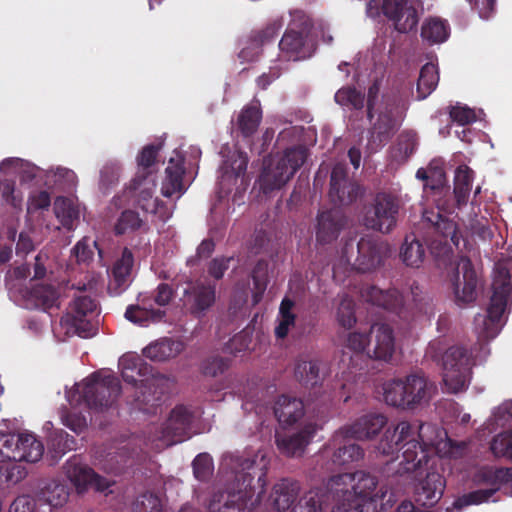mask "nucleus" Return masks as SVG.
<instances>
[{
	"mask_svg": "<svg viewBox=\"0 0 512 512\" xmlns=\"http://www.w3.org/2000/svg\"><path fill=\"white\" fill-rule=\"evenodd\" d=\"M351 439L339 438L337 445L333 446L331 445V438L318 455L317 464L330 457L331 462L328 461L325 468L329 471L332 470V466H344L362 460L364 449L356 443H351Z\"/></svg>",
	"mask_w": 512,
	"mask_h": 512,
	"instance_id": "nucleus-20",
	"label": "nucleus"
},
{
	"mask_svg": "<svg viewBox=\"0 0 512 512\" xmlns=\"http://www.w3.org/2000/svg\"><path fill=\"white\" fill-rule=\"evenodd\" d=\"M185 157L175 151L165 169V179L162 182L161 193L165 197H171L175 193L183 194L185 187L183 185V176L185 174Z\"/></svg>",
	"mask_w": 512,
	"mask_h": 512,
	"instance_id": "nucleus-34",
	"label": "nucleus"
},
{
	"mask_svg": "<svg viewBox=\"0 0 512 512\" xmlns=\"http://www.w3.org/2000/svg\"><path fill=\"white\" fill-rule=\"evenodd\" d=\"M273 410L279 423L285 425H293L304 416L303 401L289 395L279 396Z\"/></svg>",
	"mask_w": 512,
	"mask_h": 512,
	"instance_id": "nucleus-37",
	"label": "nucleus"
},
{
	"mask_svg": "<svg viewBox=\"0 0 512 512\" xmlns=\"http://www.w3.org/2000/svg\"><path fill=\"white\" fill-rule=\"evenodd\" d=\"M119 367L123 380L137 388L135 396L136 407L145 413H156L162 403L161 390L151 393V388L158 387L167 378L161 374H154L153 367L143 358L134 354H125L119 359Z\"/></svg>",
	"mask_w": 512,
	"mask_h": 512,
	"instance_id": "nucleus-5",
	"label": "nucleus"
},
{
	"mask_svg": "<svg viewBox=\"0 0 512 512\" xmlns=\"http://www.w3.org/2000/svg\"><path fill=\"white\" fill-rule=\"evenodd\" d=\"M54 213L62 226L71 230L75 220L78 218V211L72 201L67 197H57L54 202Z\"/></svg>",
	"mask_w": 512,
	"mask_h": 512,
	"instance_id": "nucleus-52",
	"label": "nucleus"
},
{
	"mask_svg": "<svg viewBox=\"0 0 512 512\" xmlns=\"http://www.w3.org/2000/svg\"><path fill=\"white\" fill-rule=\"evenodd\" d=\"M65 470L68 479L79 493L88 488H94L96 491L103 492L110 486L106 478L96 474L92 468L81 463L75 457L67 461Z\"/></svg>",
	"mask_w": 512,
	"mask_h": 512,
	"instance_id": "nucleus-24",
	"label": "nucleus"
},
{
	"mask_svg": "<svg viewBox=\"0 0 512 512\" xmlns=\"http://www.w3.org/2000/svg\"><path fill=\"white\" fill-rule=\"evenodd\" d=\"M75 445L74 437L62 429L54 430L47 439L48 454L54 460L60 459L65 453L74 449Z\"/></svg>",
	"mask_w": 512,
	"mask_h": 512,
	"instance_id": "nucleus-47",
	"label": "nucleus"
},
{
	"mask_svg": "<svg viewBox=\"0 0 512 512\" xmlns=\"http://www.w3.org/2000/svg\"><path fill=\"white\" fill-rule=\"evenodd\" d=\"M299 484L291 479H281L273 487V503L279 512L288 510L299 493Z\"/></svg>",
	"mask_w": 512,
	"mask_h": 512,
	"instance_id": "nucleus-41",
	"label": "nucleus"
},
{
	"mask_svg": "<svg viewBox=\"0 0 512 512\" xmlns=\"http://www.w3.org/2000/svg\"><path fill=\"white\" fill-rule=\"evenodd\" d=\"M397 502L395 492L364 470L333 475L306 492L291 512H385Z\"/></svg>",
	"mask_w": 512,
	"mask_h": 512,
	"instance_id": "nucleus-1",
	"label": "nucleus"
},
{
	"mask_svg": "<svg viewBox=\"0 0 512 512\" xmlns=\"http://www.w3.org/2000/svg\"><path fill=\"white\" fill-rule=\"evenodd\" d=\"M386 252V246L378 239L372 236L361 237L357 243L354 268L362 273L373 271L382 264Z\"/></svg>",
	"mask_w": 512,
	"mask_h": 512,
	"instance_id": "nucleus-25",
	"label": "nucleus"
},
{
	"mask_svg": "<svg viewBox=\"0 0 512 512\" xmlns=\"http://www.w3.org/2000/svg\"><path fill=\"white\" fill-rule=\"evenodd\" d=\"M69 498V488L59 480L43 481L36 493V500L40 504H47L52 508L63 506Z\"/></svg>",
	"mask_w": 512,
	"mask_h": 512,
	"instance_id": "nucleus-38",
	"label": "nucleus"
},
{
	"mask_svg": "<svg viewBox=\"0 0 512 512\" xmlns=\"http://www.w3.org/2000/svg\"><path fill=\"white\" fill-rule=\"evenodd\" d=\"M28 301L35 308L48 311L59 307V293L53 285H36L29 292Z\"/></svg>",
	"mask_w": 512,
	"mask_h": 512,
	"instance_id": "nucleus-43",
	"label": "nucleus"
},
{
	"mask_svg": "<svg viewBox=\"0 0 512 512\" xmlns=\"http://www.w3.org/2000/svg\"><path fill=\"white\" fill-rule=\"evenodd\" d=\"M437 391L435 383L419 371L402 378H394L383 385L387 405L413 411L428 404Z\"/></svg>",
	"mask_w": 512,
	"mask_h": 512,
	"instance_id": "nucleus-6",
	"label": "nucleus"
},
{
	"mask_svg": "<svg viewBox=\"0 0 512 512\" xmlns=\"http://www.w3.org/2000/svg\"><path fill=\"white\" fill-rule=\"evenodd\" d=\"M347 225V217L339 207L323 210L318 213L316 239L321 244H328L338 238Z\"/></svg>",
	"mask_w": 512,
	"mask_h": 512,
	"instance_id": "nucleus-29",
	"label": "nucleus"
},
{
	"mask_svg": "<svg viewBox=\"0 0 512 512\" xmlns=\"http://www.w3.org/2000/svg\"><path fill=\"white\" fill-rule=\"evenodd\" d=\"M439 73L437 66L433 63H426L422 66L417 81V99L427 98L437 87Z\"/></svg>",
	"mask_w": 512,
	"mask_h": 512,
	"instance_id": "nucleus-48",
	"label": "nucleus"
},
{
	"mask_svg": "<svg viewBox=\"0 0 512 512\" xmlns=\"http://www.w3.org/2000/svg\"><path fill=\"white\" fill-rule=\"evenodd\" d=\"M251 278L253 280L254 291L252 293V304L257 305L263 298L268 284V262L260 259L255 264Z\"/></svg>",
	"mask_w": 512,
	"mask_h": 512,
	"instance_id": "nucleus-51",
	"label": "nucleus"
},
{
	"mask_svg": "<svg viewBox=\"0 0 512 512\" xmlns=\"http://www.w3.org/2000/svg\"><path fill=\"white\" fill-rule=\"evenodd\" d=\"M161 148L162 144H149L142 148L137 156L138 166L142 169V171H139L138 173H146L147 176L150 174V172L146 170L155 164Z\"/></svg>",
	"mask_w": 512,
	"mask_h": 512,
	"instance_id": "nucleus-60",
	"label": "nucleus"
},
{
	"mask_svg": "<svg viewBox=\"0 0 512 512\" xmlns=\"http://www.w3.org/2000/svg\"><path fill=\"white\" fill-rule=\"evenodd\" d=\"M138 301L140 304L129 305L125 311V318L137 325L147 326L150 322L160 321L165 316V311L154 309L150 303V298L140 294Z\"/></svg>",
	"mask_w": 512,
	"mask_h": 512,
	"instance_id": "nucleus-36",
	"label": "nucleus"
},
{
	"mask_svg": "<svg viewBox=\"0 0 512 512\" xmlns=\"http://www.w3.org/2000/svg\"><path fill=\"white\" fill-rule=\"evenodd\" d=\"M308 150L304 146L287 148L274 165L265 167L260 186L265 194L284 186L304 164Z\"/></svg>",
	"mask_w": 512,
	"mask_h": 512,
	"instance_id": "nucleus-11",
	"label": "nucleus"
},
{
	"mask_svg": "<svg viewBox=\"0 0 512 512\" xmlns=\"http://www.w3.org/2000/svg\"><path fill=\"white\" fill-rule=\"evenodd\" d=\"M317 430V424L307 423L295 433L277 434L275 438L277 449L286 457H300L304 454Z\"/></svg>",
	"mask_w": 512,
	"mask_h": 512,
	"instance_id": "nucleus-27",
	"label": "nucleus"
},
{
	"mask_svg": "<svg viewBox=\"0 0 512 512\" xmlns=\"http://www.w3.org/2000/svg\"><path fill=\"white\" fill-rule=\"evenodd\" d=\"M490 449L497 457L512 459V428L495 435L491 441Z\"/></svg>",
	"mask_w": 512,
	"mask_h": 512,
	"instance_id": "nucleus-57",
	"label": "nucleus"
},
{
	"mask_svg": "<svg viewBox=\"0 0 512 512\" xmlns=\"http://www.w3.org/2000/svg\"><path fill=\"white\" fill-rule=\"evenodd\" d=\"M479 483L489 485L488 489L471 491L457 498L453 504L457 510H462L469 505H479L487 502L502 484L512 481V468H482L477 474Z\"/></svg>",
	"mask_w": 512,
	"mask_h": 512,
	"instance_id": "nucleus-16",
	"label": "nucleus"
},
{
	"mask_svg": "<svg viewBox=\"0 0 512 512\" xmlns=\"http://www.w3.org/2000/svg\"><path fill=\"white\" fill-rule=\"evenodd\" d=\"M473 362V350L455 345L448 348L442 356L443 382L451 393H458L470 383Z\"/></svg>",
	"mask_w": 512,
	"mask_h": 512,
	"instance_id": "nucleus-12",
	"label": "nucleus"
},
{
	"mask_svg": "<svg viewBox=\"0 0 512 512\" xmlns=\"http://www.w3.org/2000/svg\"><path fill=\"white\" fill-rule=\"evenodd\" d=\"M257 456L239 452L224 454L221 468L233 475V481L224 490L215 492L208 505L209 512H250L257 500H253L256 488L258 498L265 493L266 472L256 467Z\"/></svg>",
	"mask_w": 512,
	"mask_h": 512,
	"instance_id": "nucleus-2",
	"label": "nucleus"
},
{
	"mask_svg": "<svg viewBox=\"0 0 512 512\" xmlns=\"http://www.w3.org/2000/svg\"><path fill=\"white\" fill-rule=\"evenodd\" d=\"M295 303L288 297H285L279 307V322L275 327V336L278 339H284L287 337L291 327H294L296 321V315L292 309Z\"/></svg>",
	"mask_w": 512,
	"mask_h": 512,
	"instance_id": "nucleus-50",
	"label": "nucleus"
},
{
	"mask_svg": "<svg viewBox=\"0 0 512 512\" xmlns=\"http://www.w3.org/2000/svg\"><path fill=\"white\" fill-rule=\"evenodd\" d=\"M370 338L373 348L370 349L371 359L390 362L395 352L393 329L385 323H374L370 327Z\"/></svg>",
	"mask_w": 512,
	"mask_h": 512,
	"instance_id": "nucleus-31",
	"label": "nucleus"
},
{
	"mask_svg": "<svg viewBox=\"0 0 512 512\" xmlns=\"http://www.w3.org/2000/svg\"><path fill=\"white\" fill-rule=\"evenodd\" d=\"M93 248H97V242L89 237H83L73 248L77 262H88L94 256Z\"/></svg>",
	"mask_w": 512,
	"mask_h": 512,
	"instance_id": "nucleus-63",
	"label": "nucleus"
},
{
	"mask_svg": "<svg viewBox=\"0 0 512 512\" xmlns=\"http://www.w3.org/2000/svg\"><path fill=\"white\" fill-rule=\"evenodd\" d=\"M401 209L399 196L389 192H378L364 214V225L371 230L388 234L398 222Z\"/></svg>",
	"mask_w": 512,
	"mask_h": 512,
	"instance_id": "nucleus-13",
	"label": "nucleus"
},
{
	"mask_svg": "<svg viewBox=\"0 0 512 512\" xmlns=\"http://www.w3.org/2000/svg\"><path fill=\"white\" fill-rule=\"evenodd\" d=\"M382 12L400 33L412 31L419 22L414 0H383Z\"/></svg>",
	"mask_w": 512,
	"mask_h": 512,
	"instance_id": "nucleus-22",
	"label": "nucleus"
},
{
	"mask_svg": "<svg viewBox=\"0 0 512 512\" xmlns=\"http://www.w3.org/2000/svg\"><path fill=\"white\" fill-rule=\"evenodd\" d=\"M426 257L423 243L414 235H406L400 249V258L406 266L419 268Z\"/></svg>",
	"mask_w": 512,
	"mask_h": 512,
	"instance_id": "nucleus-42",
	"label": "nucleus"
},
{
	"mask_svg": "<svg viewBox=\"0 0 512 512\" xmlns=\"http://www.w3.org/2000/svg\"><path fill=\"white\" fill-rule=\"evenodd\" d=\"M449 34L450 27L448 22L437 17L425 20L421 28V37L430 44L446 41Z\"/></svg>",
	"mask_w": 512,
	"mask_h": 512,
	"instance_id": "nucleus-46",
	"label": "nucleus"
},
{
	"mask_svg": "<svg viewBox=\"0 0 512 512\" xmlns=\"http://www.w3.org/2000/svg\"><path fill=\"white\" fill-rule=\"evenodd\" d=\"M144 225L139 214L133 210H124L115 224V234L123 235L139 230Z\"/></svg>",
	"mask_w": 512,
	"mask_h": 512,
	"instance_id": "nucleus-55",
	"label": "nucleus"
},
{
	"mask_svg": "<svg viewBox=\"0 0 512 512\" xmlns=\"http://www.w3.org/2000/svg\"><path fill=\"white\" fill-rule=\"evenodd\" d=\"M283 24V20L277 18L269 22L265 27L251 31L244 47L238 54L241 62L256 61L262 52V47L276 38Z\"/></svg>",
	"mask_w": 512,
	"mask_h": 512,
	"instance_id": "nucleus-23",
	"label": "nucleus"
},
{
	"mask_svg": "<svg viewBox=\"0 0 512 512\" xmlns=\"http://www.w3.org/2000/svg\"><path fill=\"white\" fill-rule=\"evenodd\" d=\"M133 512H165L161 498L150 491L137 496L132 504Z\"/></svg>",
	"mask_w": 512,
	"mask_h": 512,
	"instance_id": "nucleus-54",
	"label": "nucleus"
},
{
	"mask_svg": "<svg viewBox=\"0 0 512 512\" xmlns=\"http://www.w3.org/2000/svg\"><path fill=\"white\" fill-rule=\"evenodd\" d=\"M336 317L339 325L343 328L350 329L356 324L355 302L348 295L341 298Z\"/></svg>",
	"mask_w": 512,
	"mask_h": 512,
	"instance_id": "nucleus-56",
	"label": "nucleus"
},
{
	"mask_svg": "<svg viewBox=\"0 0 512 512\" xmlns=\"http://www.w3.org/2000/svg\"><path fill=\"white\" fill-rule=\"evenodd\" d=\"M307 22L301 24L296 30L291 24L283 34L279 49L281 55L288 61H299L309 58L312 54V44L308 41Z\"/></svg>",
	"mask_w": 512,
	"mask_h": 512,
	"instance_id": "nucleus-21",
	"label": "nucleus"
},
{
	"mask_svg": "<svg viewBox=\"0 0 512 512\" xmlns=\"http://www.w3.org/2000/svg\"><path fill=\"white\" fill-rule=\"evenodd\" d=\"M0 194L3 200L14 208H20L22 204L21 193H16L15 182L9 179L0 181Z\"/></svg>",
	"mask_w": 512,
	"mask_h": 512,
	"instance_id": "nucleus-62",
	"label": "nucleus"
},
{
	"mask_svg": "<svg viewBox=\"0 0 512 512\" xmlns=\"http://www.w3.org/2000/svg\"><path fill=\"white\" fill-rule=\"evenodd\" d=\"M446 481L444 477L436 472L430 471L423 479L415 485V502L423 507H432L441 499Z\"/></svg>",
	"mask_w": 512,
	"mask_h": 512,
	"instance_id": "nucleus-30",
	"label": "nucleus"
},
{
	"mask_svg": "<svg viewBox=\"0 0 512 512\" xmlns=\"http://www.w3.org/2000/svg\"><path fill=\"white\" fill-rule=\"evenodd\" d=\"M193 413L184 405L175 406L163 424L162 435L168 445L190 438Z\"/></svg>",
	"mask_w": 512,
	"mask_h": 512,
	"instance_id": "nucleus-26",
	"label": "nucleus"
},
{
	"mask_svg": "<svg viewBox=\"0 0 512 512\" xmlns=\"http://www.w3.org/2000/svg\"><path fill=\"white\" fill-rule=\"evenodd\" d=\"M80 393L89 408L104 410L116 402L121 393V385L116 376L96 371L83 381Z\"/></svg>",
	"mask_w": 512,
	"mask_h": 512,
	"instance_id": "nucleus-14",
	"label": "nucleus"
},
{
	"mask_svg": "<svg viewBox=\"0 0 512 512\" xmlns=\"http://www.w3.org/2000/svg\"><path fill=\"white\" fill-rule=\"evenodd\" d=\"M474 171L467 165L457 167L454 176V196L458 208L466 205L472 188Z\"/></svg>",
	"mask_w": 512,
	"mask_h": 512,
	"instance_id": "nucleus-44",
	"label": "nucleus"
},
{
	"mask_svg": "<svg viewBox=\"0 0 512 512\" xmlns=\"http://www.w3.org/2000/svg\"><path fill=\"white\" fill-rule=\"evenodd\" d=\"M407 107L397 95H384L376 110L377 118L370 121L369 141L377 147L386 145L401 126Z\"/></svg>",
	"mask_w": 512,
	"mask_h": 512,
	"instance_id": "nucleus-10",
	"label": "nucleus"
},
{
	"mask_svg": "<svg viewBox=\"0 0 512 512\" xmlns=\"http://www.w3.org/2000/svg\"><path fill=\"white\" fill-rule=\"evenodd\" d=\"M512 291L511 274L503 264H497L492 282V295L486 314H478L474 318L475 331L478 341L475 346L486 357L489 354L488 342L494 339L501 331L505 321L504 313Z\"/></svg>",
	"mask_w": 512,
	"mask_h": 512,
	"instance_id": "nucleus-4",
	"label": "nucleus"
},
{
	"mask_svg": "<svg viewBox=\"0 0 512 512\" xmlns=\"http://www.w3.org/2000/svg\"><path fill=\"white\" fill-rule=\"evenodd\" d=\"M230 367V359L218 355L210 356L201 363V372L204 376L217 377Z\"/></svg>",
	"mask_w": 512,
	"mask_h": 512,
	"instance_id": "nucleus-58",
	"label": "nucleus"
},
{
	"mask_svg": "<svg viewBox=\"0 0 512 512\" xmlns=\"http://www.w3.org/2000/svg\"><path fill=\"white\" fill-rule=\"evenodd\" d=\"M184 348L185 344L181 340L163 337L146 346L142 353L151 361L164 362L178 356Z\"/></svg>",
	"mask_w": 512,
	"mask_h": 512,
	"instance_id": "nucleus-35",
	"label": "nucleus"
},
{
	"mask_svg": "<svg viewBox=\"0 0 512 512\" xmlns=\"http://www.w3.org/2000/svg\"><path fill=\"white\" fill-rule=\"evenodd\" d=\"M262 119V111L259 104L245 106L237 119V126L243 137L252 136L258 129Z\"/></svg>",
	"mask_w": 512,
	"mask_h": 512,
	"instance_id": "nucleus-45",
	"label": "nucleus"
},
{
	"mask_svg": "<svg viewBox=\"0 0 512 512\" xmlns=\"http://www.w3.org/2000/svg\"><path fill=\"white\" fill-rule=\"evenodd\" d=\"M437 438L436 427L432 424L400 421L385 430L375 449L383 456H393L401 450L403 460L399 472L411 473L428 463L435 452Z\"/></svg>",
	"mask_w": 512,
	"mask_h": 512,
	"instance_id": "nucleus-3",
	"label": "nucleus"
},
{
	"mask_svg": "<svg viewBox=\"0 0 512 512\" xmlns=\"http://www.w3.org/2000/svg\"><path fill=\"white\" fill-rule=\"evenodd\" d=\"M150 298V303L158 306H166L174 297V290L167 283H160L151 295L145 294Z\"/></svg>",
	"mask_w": 512,
	"mask_h": 512,
	"instance_id": "nucleus-64",
	"label": "nucleus"
},
{
	"mask_svg": "<svg viewBox=\"0 0 512 512\" xmlns=\"http://www.w3.org/2000/svg\"><path fill=\"white\" fill-rule=\"evenodd\" d=\"M193 474L196 479L206 482L213 473V460L208 453L198 454L192 462Z\"/></svg>",
	"mask_w": 512,
	"mask_h": 512,
	"instance_id": "nucleus-59",
	"label": "nucleus"
},
{
	"mask_svg": "<svg viewBox=\"0 0 512 512\" xmlns=\"http://www.w3.org/2000/svg\"><path fill=\"white\" fill-rule=\"evenodd\" d=\"M363 296L366 301L394 312L403 319L418 313H427V302L422 296V290L415 282L411 284L407 295H403L395 288L382 290L376 286H370Z\"/></svg>",
	"mask_w": 512,
	"mask_h": 512,
	"instance_id": "nucleus-8",
	"label": "nucleus"
},
{
	"mask_svg": "<svg viewBox=\"0 0 512 512\" xmlns=\"http://www.w3.org/2000/svg\"><path fill=\"white\" fill-rule=\"evenodd\" d=\"M421 225L426 230L424 240L431 256L438 266H447L453 256L449 241L456 246L459 244L457 224L439 212L425 211Z\"/></svg>",
	"mask_w": 512,
	"mask_h": 512,
	"instance_id": "nucleus-7",
	"label": "nucleus"
},
{
	"mask_svg": "<svg viewBox=\"0 0 512 512\" xmlns=\"http://www.w3.org/2000/svg\"><path fill=\"white\" fill-rule=\"evenodd\" d=\"M248 158L239 153L230 164L225 162L221 167L219 185L224 193L231 191V186L236 184L239 177L244 176L247 170Z\"/></svg>",
	"mask_w": 512,
	"mask_h": 512,
	"instance_id": "nucleus-39",
	"label": "nucleus"
},
{
	"mask_svg": "<svg viewBox=\"0 0 512 512\" xmlns=\"http://www.w3.org/2000/svg\"><path fill=\"white\" fill-rule=\"evenodd\" d=\"M417 139L411 132H403L399 135L396 145V153L402 161L407 160L415 151Z\"/></svg>",
	"mask_w": 512,
	"mask_h": 512,
	"instance_id": "nucleus-61",
	"label": "nucleus"
},
{
	"mask_svg": "<svg viewBox=\"0 0 512 512\" xmlns=\"http://www.w3.org/2000/svg\"><path fill=\"white\" fill-rule=\"evenodd\" d=\"M71 289L76 292L65 314L61 317L60 324L66 330V334H75L82 338L90 337L93 334V325L89 317L96 311V300L84 294L87 289L85 283H73Z\"/></svg>",
	"mask_w": 512,
	"mask_h": 512,
	"instance_id": "nucleus-9",
	"label": "nucleus"
},
{
	"mask_svg": "<svg viewBox=\"0 0 512 512\" xmlns=\"http://www.w3.org/2000/svg\"><path fill=\"white\" fill-rule=\"evenodd\" d=\"M183 305L196 319H202L216 302V285L210 282H189L183 291Z\"/></svg>",
	"mask_w": 512,
	"mask_h": 512,
	"instance_id": "nucleus-18",
	"label": "nucleus"
},
{
	"mask_svg": "<svg viewBox=\"0 0 512 512\" xmlns=\"http://www.w3.org/2000/svg\"><path fill=\"white\" fill-rule=\"evenodd\" d=\"M44 446L30 433H3L0 432V462H30L41 459Z\"/></svg>",
	"mask_w": 512,
	"mask_h": 512,
	"instance_id": "nucleus-15",
	"label": "nucleus"
},
{
	"mask_svg": "<svg viewBox=\"0 0 512 512\" xmlns=\"http://www.w3.org/2000/svg\"><path fill=\"white\" fill-rule=\"evenodd\" d=\"M388 419L381 413H368L357 418L351 424L338 429L332 436L331 445L336 446L339 438L371 440L386 426Z\"/></svg>",
	"mask_w": 512,
	"mask_h": 512,
	"instance_id": "nucleus-17",
	"label": "nucleus"
},
{
	"mask_svg": "<svg viewBox=\"0 0 512 512\" xmlns=\"http://www.w3.org/2000/svg\"><path fill=\"white\" fill-rule=\"evenodd\" d=\"M134 265V256L132 251L125 247L121 257L116 260L111 270V280L108 291L111 295L117 296L125 291L131 282V273Z\"/></svg>",
	"mask_w": 512,
	"mask_h": 512,
	"instance_id": "nucleus-33",
	"label": "nucleus"
},
{
	"mask_svg": "<svg viewBox=\"0 0 512 512\" xmlns=\"http://www.w3.org/2000/svg\"><path fill=\"white\" fill-rule=\"evenodd\" d=\"M334 99L337 104L355 110H362L365 103V95L353 86L340 88L335 93Z\"/></svg>",
	"mask_w": 512,
	"mask_h": 512,
	"instance_id": "nucleus-53",
	"label": "nucleus"
},
{
	"mask_svg": "<svg viewBox=\"0 0 512 512\" xmlns=\"http://www.w3.org/2000/svg\"><path fill=\"white\" fill-rule=\"evenodd\" d=\"M155 183L149 179L146 173H137L129 184V189L133 191V196H137L139 206L146 211H153L156 207L157 199L152 201L153 188Z\"/></svg>",
	"mask_w": 512,
	"mask_h": 512,
	"instance_id": "nucleus-40",
	"label": "nucleus"
},
{
	"mask_svg": "<svg viewBox=\"0 0 512 512\" xmlns=\"http://www.w3.org/2000/svg\"><path fill=\"white\" fill-rule=\"evenodd\" d=\"M362 194L361 186L348 176L346 165L335 164L330 176L329 197L331 202L341 206L350 205Z\"/></svg>",
	"mask_w": 512,
	"mask_h": 512,
	"instance_id": "nucleus-19",
	"label": "nucleus"
},
{
	"mask_svg": "<svg viewBox=\"0 0 512 512\" xmlns=\"http://www.w3.org/2000/svg\"><path fill=\"white\" fill-rule=\"evenodd\" d=\"M460 265L462 280L458 272L453 281V292L456 304L463 306L476 300L479 278L469 258H462Z\"/></svg>",
	"mask_w": 512,
	"mask_h": 512,
	"instance_id": "nucleus-28",
	"label": "nucleus"
},
{
	"mask_svg": "<svg viewBox=\"0 0 512 512\" xmlns=\"http://www.w3.org/2000/svg\"><path fill=\"white\" fill-rule=\"evenodd\" d=\"M370 344V332L368 334L359 331L348 333L345 347L353 353V355L349 357L351 373L357 374V372L365 369L363 364L366 365L371 359Z\"/></svg>",
	"mask_w": 512,
	"mask_h": 512,
	"instance_id": "nucleus-32",
	"label": "nucleus"
},
{
	"mask_svg": "<svg viewBox=\"0 0 512 512\" xmlns=\"http://www.w3.org/2000/svg\"><path fill=\"white\" fill-rule=\"evenodd\" d=\"M295 377L305 387L321 384L320 363L317 360L299 361L295 366Z\"/></svg>",
	"mask_w": 512,
	"mask_h": 512,
	"instance_id": "nucleus-49",
	"label": "nucleus"
}]
</instances>
